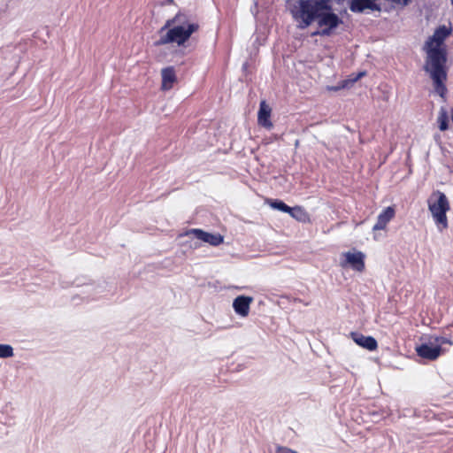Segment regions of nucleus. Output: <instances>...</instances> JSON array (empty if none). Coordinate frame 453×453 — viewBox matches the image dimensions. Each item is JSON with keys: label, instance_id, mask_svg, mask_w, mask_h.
<instances>
[{"label": "nucleus", "instance_id": "7ed1b4c3", "mask_svg": "<svg viewBox=\"0 0 453 453\" xmlns=\"http://www.w3.org/2000/svg\"><path fill=\"white\" fill-rule=\"evenodd\" d=\"M199 24L184 13H177L173 18L165 21L159 29V39L156 46L168 43H176L182 46L189 40L191 35L199 30Z\"/></svg>", "mask_w": 453, "mask_h": 453}, {"label": "nucleus", "instance_id": "4468645a", "mask_svg": "<svg viewBox=\"0 0 453 453\" xmlns=\"http://www.w3.org/2000/svg\"><path fill=\"white\" fill-rule=\"evenodd\" d=\"M288 213L296 220L300 222H307L309 221V215L308 213L299 206L296 207H290V211Z\"/></svg>", "mask_w": 453, "mask_h": 453}, {"label": "nucleus", "instance_id": "ddd939ff", "mask_svg": "<svg viewBox=\"0 0 453 453\" xmlns=\"http://www.w3.org/2000/svg\"><path fill=\"white\" fill-rule=\"evenodd\" d=\"M349 8L354 12H362L365 9L373 10L375 4L371 0H352Z\"/></svg>", "mask_w": 453, "mask_h": 453}, {"label": "nucleus", "instance_id": "f8f14e48", "mask_svg": "<svg viewBox=\"0 0 453 453\" xmlns=\"http://www.w3.org/2000/svg\"><path fill=\"white\" fill-rule=\"evenodd\" d=\"M271 116V108L269 105L266 104L265 101H262L260 103V107L258 111V123L259 125L266 127L271 128L273 127V124L270 120Z\"/></svg>", "mask_w": 453, "mask_h": 453}, {"label": "nucleus", "instance_id": "6ab92c4d", "mask_svg": "<svg viewBox=\"0 0 453 453\" xmlns=\"http://www.w3.org/2000/svg\"><path fill=\"white\" fill-rule=\"evenodd\" d=\"M431 339H434L435 344L439 346H441V344H453V342L449 339L442 336H431Z\"/></svg>", "mask_w": 453, "mask_h": 453}, {"label": "nucleus", "instance_id": "f3484780", "mask_svg": "<svg viewBox=\"0 0 453 453\" xmlns=\"http://www.w3.org/2000/svg\"><path fill=\"white\" fill-rule=\"evenodd\" d=\"M270 205L272 208L275 210H279L283 212L288 213L290 211V207L288 206L285 203L280 200H273L270 202Z\"/></svg>", "mask_w": 453, "mask_h": 453}, {"label": "nucleus", "instance_id": "4be33fe9", "mask_svg": "<svg viewBox=\"0 0 453 453\" xmlns=\"http://www.w3.org/2000/svg\"><path fill=\"white\" fill-rule=\"evenodd\" d=\"M450 116H451V120H452V122H453V108L451 109Z\"/></svg>", "mask_w": 453, "mask_h": 453}, {"label": "nucleus", "instance_id": "dca6fc26", "mask_svg": "<svg viewBox=\"0 0 453 453\" xmlns=\"http://www.w3.org/2000/svg\"><path fill=\"white\" fill-rule=\"evenodd\" d=\"M13 355V348L11 345L0 344V358L12 357Z\"/></svg>", "mask_w": 453, "mask_h": 453}, {"label": "nucleus", "instance_id": "412c9836", "mask_svg": "<svg viewBox=\"0 0 453 453\" xmlns=\"http://www.w3.org/2000/svg\"><path fill=\"white\" fill-rule=\"evenodd\" d=\"M277 453H297V452L295 450H292L290 449H288V448H279L277 450Z\"/></svg>", "mask_w": 453, "mask_h": 453}, {"label": "nucleus", "instance_id": "1a4fd4ad", "mask_svg": "<svg viewBox=\"0 0 453 453\" xmlns=\"http://www.w3.org/2000/svg\"><path fill=\"white\" fill-rule=\"evenodd\" d=\"M351 338L357 345L368 350H375L378 348L377 341L372 336L351 333Z\"/></svg>", "mask_w": 453, "mask_h": 453}, {"label": "nucleus", "instance_id": "423d86ee", "mask_svg": "<svg viewBox=\"0 0 453 453\" xmlns=\"http://www.w3.org/2000/svg\"><path fill=\"white\" fill-rule=\"evenodd\" d=\"M434 339H431L430 336L428 342L422 343L416 348L418 355L428 360L437 359L441 354V348L437 344L434 346Z\"/></svg>", "mask_w": 453, "mask_h": 453}, {"label": "nucleus", "instance_id": "6e6552de", "mask_svg": "<svg viewBox=\"0 0 453 453\" xmlns=\"http://www.w3.org/2000/svg\"><path fill=\"white\" fill-rule=\"evenodd\" d=\"M252 296H238L233 302V308L235 313L241 317H247L250 313V304L253 303Z\"/></svg>", "mask_w": 453, "mask_h": 453}, {"label": "nucleus", "instance_id": "9b49d317", "mask_svg": "<svg viewBox=\"0 0 453 453\" xmlns=\"http://www.w3.org/2000/svg\"><path fill=\"white\" fill-rule=\"evenodd\" d=\"M395 209L391 206L387 207L378 216L377 222L373 226L372 230L378 231L385 229L388 222L395 217Z\"/></svg>", "mask_w": 453, "mask_h": 453}, {"label": "nucleus", "instance_id": "2eb2a0df", "mask_svg": "<svg viewBox=\"0 0 453 453\" xmlns=\"http://www.w3.org/2000/svg\"><path fill=\"white\" fill-rule=\"evenodd\" d=\"M449 117L448 112L444 108H441L437 117V123L441 131L448 129Z\"/></svg>", "mask_w": 453, "mask_h": 453}, {"label": "nucleus", "instance_id": "39448f33", "mask_svg": "<svg viewBox=\"0 0 453 453\" xmlns=\"http://www.w3.org/2000/svg\"><path fill=\"white\" fill-rule=\"evenodd\" d=\"M365 254L361 251H347L341 255L340 266L342 268L351 267L357 272L365 270Z\"/></svg>", "mask_w": 453, "mask_h": 453}, {"label": "nucleus", "instance_id": "9d476101", "mask_svg": "<svg viewBox=\"0 0 453 453\" xmlns=\"http://www.w3.org/2000/svg\"><path fill=\"white\" fill-rule=\"evenodd\" d=\"M162 90H169L177 81L176 73L173 66L163 68L161 71Z\"/></svg>", "mask_w": 453, "mask_h": 453}, {"label": "nucleus", "instance_id": "a211bd4d", "mask_svg": "<svg viewBox=\"0 0 453 453\" xmlns=\"http://www.w3.org/2000/svg\"><path fill=\"white\" fill-rule=\"evenodd\" d=\"M365 74V72H360L357 74L350 75L349 79L343 81L342 87H349V84H353L354 82L357 81L360 78L364 77Z\"/></svg>", "mask_w": 453, "mask_h": 453}, {"label": "nucleus", "instance_id": "20e7f679", "mask_svg": "<svg viewBox=\"0 0 453 453\" xmlns=\"http://www.w3.org/2000/svg\"><path fill=\"white\" fill-rule=\"evenodd\" d=\"M426 202L437 229L443 232L449 227L447 213L450 211V203L448 197L443 192L435 190L429 196Z\"/></svg>", "mask_w": 453, "mask_h": 453}, {"label": "nucleus", "instance_id": "f257e3e1", "mask_svg": "<svg viewBox=\"0 0 453 453\" xmlns=\"http://www.w3.org/2000/svg\"><path fill=\"white\" fill-rule=\"evenodd\" d=\"M288 8L299 28H306L314 20L318 21V25L323 28L314 32L313 35H330L333 29L342 23L332 12L331 0H299L294 4L288 0Z\"/></svg>", "mask_w": 453, "mask_h": 453}, {"label": "nucleus", "instance_id": "aec40b11", "mask_svg": "<svg viewBox=\"0 0 453 453\" xmlns=\"http://www.w3.org/2000/svg\"><path fill=\"white\" fill-rule=\"evenodd\" d=\"M387 1L392 3L395 5L399 6V7H405L411 3V0H387Z\"/></svg>", "mask_w": 453, "mask_h": 453}, {"label": "nucleus", "instance_id": "0eeeda50", "mask_svg": "<svg viewBox=\"0 0 453 453\" xmlns=\"http://www.w3.org/2000/svg\"><path fill=\"white\" fill-rule=\"evenodd\" d=\"M187 235H194L196 239L212 246H218L223 242V236L219 234H211L204 232L201 229H191L186 234Z\"/></svg>", "mask_w": 453, "mask_h": 453}, {"label": "nucleus", "instance_id": "f03ea898", "mask_svg": "<svg viewBox=\"0 0 453 453\" xmlns=\"http://www.w3.org/2000/svg\"><path fill=\"white\" fill-rule=\"evenodd\" d=\"M449 34L450 30L445 26L440 27L435 30L433 36L428 39L424 47L426 52L424 68L429 73L434 90L441 97H444L447 93V88L444 84L447 80V57L443 42Z\"/></svg>", "mask_w": 453, "mask_h": 453}]
</instances>
